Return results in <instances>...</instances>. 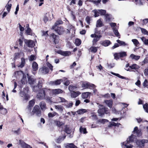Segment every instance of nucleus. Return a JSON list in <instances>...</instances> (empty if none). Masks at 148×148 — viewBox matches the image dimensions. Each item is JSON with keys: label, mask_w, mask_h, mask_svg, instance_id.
I'll use <instances>...</instances> for the list:
<instances>
[{"label": "nucleus", "mask_w": 148, "mask_h": 148, "mask_svg": "<svg viewBox=\"0 0 148 148\" xmlns=\"http://www.w3.org/2000/svg\"><path fill=\"white\" fill-rule=\"evenodd\" d=\"M3 110V114H5L7 113L6 109L5 108H4L0 103V110Z\"/></svg>", "instance_id": "4d7b16f0"}, {"label": "nucleus", "mask_w": 148, "mask_h": 148, "mask_svg": "<svg viewBox=\"0 0 148 148\" xmlns=\"http://www.w3.org/2000/svg\"><path fill=\"white\" fill-rule=\"evenodd\" d=\"M19 143L23 148H32L30 145L21 140H19Z\"/></svg>", "instance_id": "4468645a"}, {"label": "nucleus", "mask_w": 148, "mask_h": 148, "mask_svg": "<svg viewBox=\"0 0 148 148\" xmlns=\"http://www.w3.org/2000/svg\"><path fill=\"white\" fill-rule=\"evenodd\" d=\"M82 87L85 88H89L90 89H94L96 87V86L94 84H91L88 82H83L82 84Z\"/></svg>", "instance_id": "423d86ee"}, {"label": "nucleus", "mask_w": 148, "mask_h": 148, "mask_svg": "<svg viewBox=\"0 0 148 148\" xmlns=\"http://www.w3.org/2000/svg\"><path fill=\"white\" fill-rule=\"evenodd\" d=\"M129 67L132 69H139L140 67L136 64H134L130 66Z\"/></svg>", "instance_id": "473e14b6"}, {"label": "nucleus", "mask_w": 148, "mask_h": 148, "mask_svg": "<svg viewBox=\"0 0 148 148\" xmlns=\"http://www.w3.org/2000/svg\"><path fill=\"white\" fill-rule=\"evenodd\" d=\"M63 23V21L61 20H58L57 21L54 25L53 26L51 29H55V27H57L58 25L62 24Z\"/></svg>", "instance_id": "4be33fe9"}, {"label": "nucleus", "mask_w": 148, "mask_h": 148, "mask_svg": "<svg viewBox=\"0 0 148 148\" xmlns=\"http://www.w3.org/2000/svg\"><path fill=\"white\" fill-rule=\"evenodd\" d=\"M60 53L63 56H67L70 55L71 54V52L70 51H61Z\"/></svg>", "instance_id": "412c9836"}, {"label": "nucleus", "mask_w": 148, "mask_h": 148, "mask_svg": "<svg viewBox=\"0 0 148 148\" xmlns=\"http://www.w3.org/2000/svg\"><path fill=\"white\" fill-rule=\"evenodd\" d=\"M140 56H136L133 54H132L130 56V58L132 60H138L140 58Z\"/></svg>", "instance_id": "f3484780"}, {"label": "nucleus", "mask_w": 148, "mask_h": 148, "mask_svg": "<svg viewBox=\"0 0 148 148\" xmlns=\"http://www.w3.org/2000/svg\"><path fill=\"white\" fill-rule=\"evenodd\" d=\"M140 39L145 45H148V39H146L144 37L140 38Z\"/></svg>", "instance_id": "58836bf2"}, {"label": "nucleus", "mask_w": 148, "mask_h": 148, "mask_svg": "<svg viewBox=\"0 0 148 148\" xmlns=\"http://www.w3.org/2000/svg\"><path fill=\"white\" fill-rule=\"evenodd\" d=\"M58 99L59 102H67L64 98L62 97H59Z\"/></svg>", "instance_id": "c03bdc74"}, {"label": "nucleus", "mask_w": 148, "mask_h": 148, "mask_svg": "<svg viewBox=\"0 0 148 148\" xmlns=\"http://www.w3.org/2000/svg\"><path fill=\"white\" fill-rule=\"evenodd\" d=\"M63 80L62 79H57L56 80V86L60 85L62 82L63 81Z\"/></svg>", "instance_id": "0e129e2a"}, {"label": "nucleus", "mask_w": 148, "mask_h": 148, "mask_svg": "<svg viewBox=\"0 0 148 148\" xmlns=\"http://www.w3.org/2000/svg\"><path fill=\"white\" fill-rule=\"evenodd\" d=\"M66 147V148H77V147L75 146L73 143L68 144Z\"/></svg>", "instance_id": "4c0bfd02"}, {"label": "nucleus", "mask_w": 148, "mask_h": 148, "mask_svg": "<svg viewBox=\"0 0 148 148\" xmlns=\"http://www.w3.org/2000/svg\"><path fill=\"white\" fill-rule=\"evenodd\" d=\"M24 41L27 45L29 47L32 48L35 45V43L33 40H25Z\"/></svg>", "instance_id": "9d476101"}, {"label": "nucleus", "mask_w": 148, "mask_h": 148, "mask_svg": "<svg viewBox=\"0 0 148 148\" xmlns=\"http://www.w3.org/2000/svg\"><path fill=\"white\" fill-rule=\"evenodd\" d=\"M11 6L12 4H9L8 3L5 6V7H6L7 10L8 12L10 11Z\"/></svg>", "instance_id": "5fc2aeb1"}, {"label": "nucleus", "mask_w": 148, "mask_h": 148, "mask_svg": "<svg viewBox=\"0 0 148 148\" xmlns=\"http://www.w3.org/2000/svg\"><path fill=\"white\" fill-rule=\"evenodd\" d=\"M42 80L40 79L38 81V84L37 86L39 88H41L42 86Z\"/></svg>", "instance_id": "13d9d810"}, {"label": "nucleus", "mask_w": 148, "mask_h": 148, "mask_svg": "<svg viewBox=\"0 0 148 148\" xmlns=\"http://www.w3.org/2000/svg\"><path fill=\"white\" fill-rule=\"evenodd\" d=\"M39 105L42 110L45 109L46 108V106L45 103L43 102H42L40 103Z\"/></svg>", "instance_id": "7c9ffc66"}, {"label": "nucleus", "mask_w": 148, "mask_h": 148, "mask_svg": "<svg viewBox=\"0 0 148 148\" xmlns=\"http://www.w3.org/2000/svg\"><path fill=\"white\" fill-rule=\"evenodd\" d=\"M54 124L57 127H61L64 124V123L63 122H60L58 120H55L53 121Z\"/></svg>", "instance_id": "f8f14e48"}, {"label": "nucleus", "mask_w": 148, "mask_h": 148, "mask_svg": "<svg viewBox=\"0 0 148 148\" xmlns=\"http://www.w3.org/2000/svg\"><path fill=\"white\" fill-rule=\"evenodd\" d=\"M134 141L133 139L132 136H130L126 141L124 142L122 145V148H132L133 146L130 144Z\"/></svg>", "instance_id": "f257e3e1"}, {"label": "nucleus", "mask_w": 148, "mask_h": 148, "mask_svg": "<svg viewBox=\"0 0 148 148\" xmlns=\"http://www.w3.org/2000/svg\"><path fill=\"white\" fill-rule=\"evenodd\" d=\"M50 37L53 40L55 44H58L59 42L60 39L59 36L53 33L50 35Z\"/></svg>", "instance_id": "1a4fd4ad"}, {"label": "nucleus", "mask_w": 148, "mask_h": 148, "mask_svg": "<svg viewBox=\"0 0 148 148\" xmlns=\"http://www.w3.org/2000/svg\"><path fill=\"white\" fill-rule=\"evenodd\" d=\"M64 80L65 81V82H64V84L66 86H67L68 85H69L70 83V82L69 81V80H68L67 79L64 78Z\"/></svg>", "instance_id": "69168bd1"}, {"label": "nucleus", "mask_w": 148, "mask_h": 148, "mask_svg": "<svg viewBox=\"0 0 148 148\" xmlns=\"http://www.w3.org/2000/svg\"><path fill=\"white\" fill-rule=\"evenodd\" d=\"M111 44V42L108 40H106L103 42L102 45L104 46L107 47Z\"/></svg>", "instance_id": "393cba45"}, {"label": "nucleus", "mask_w": 148, "mask_h": 148, "mask_svg": "<svg viewBox=\"0 0 148 148\" xmlns=\"http://www.w3.org/2000/svg\"><path fill=\"white\" fill-rule=\"evenodd\" d=\"M103 25L102 21L100 19H99L97 21L96 26L97 27H100Z\"/></svg>", "instance_id": "c756f323"}, {"label": "nucleus", "mask_w": 148, "mask_h": 148, "mask_svg": "<svg viewBox=\"0 0 148 148\" xmlns=\"http://www.w3.org/2000/svg\"><path fill=\"white\" fill-rule=\"evenodd\" d=\"M142 33L145 35H148V32L145 29L140 27Z\"/></svg>", "instance_id": "a19ab883"}, {"label": "nucleus", "mask_w": 148, "mask_h": 148, "mask_svg": "<svg viewBox=\"0 0 148 148\" xmlns=\"http://www.w3.org/2000/svg\"><path fill=\"white\" fill-rule=\"evenodd\" d=\"M102 37L101 35H99L98 37H94L95 38L92 41V45H94L96 44V43L99 40L100 38Z\"/></svg>", "instance_id": "b1692460"}, {"label": "nucleus", "mask_w": 148, "mask_h": 148, "mask_svg": "<svg viewBox=\"0 0 148 148\" xmlns=\"http://www.w3.org/2000/svg\"><path fill=\"white\" fill-rule=\"evenodd\" d=\"M34 104V101L33 100H31L29 101V108H30L33 106Z\"/></svg>", "instance_id": "338daca9"}, {"label": "nucleus", "mask_w": 148, "mask_h": 148, "mask_svg": "<svg viewBox=\"0 0 148 148\" xmlns=\"http://www.w3.org/2000/svg\"><path fill=\"white\" fill-rule=\"evenodd\" d=\"M81 94L79 91H74L71 92V97L72 98H75Z\"/></svg>", "instance_id": "dca6fc26"}, {"label": "nucleus", "mask_w": 148, "mask_h": 148, "mask_svg": "<svg viewBox=\"0 0 148 148\" xmlns=\"http://www.w3.org/2000/svg\"><path fill=\"white\" fill-rule=\"evenodd\" d=\"M132 41L133 42L134 44L136 46L139 43L138 40L136 39H132Z\"/></svg>", "instance_id": "e2e57ef3"}, {"label": "nucleus", "mask_w": 148, "mask_h": 148, "mask_svg": "<svg viewBox=\"0 0 148 148\" xmlns=\"http://www.w3.org/2000/svg\"><path fill=\"white\" fill-rule=\"evenodd\" d=\"M116 41L120 46L123 45V46H125L126 45V44L125 43V42L121 41L119 40H117Z\"/></svg>", "instance_id": "79ce46f5"}, {"label": "nucleus", "mask_w": 148, "mask_h": 148, "mask_svg": "<svg viewBox=\"0 0 148 148\" xmlns=\"http://www.w3.org/2000/svg\"><path fill=\"white\" fill-rule=\"evenodd\" d=\"M133 134L130 136H132L134 140V137L135 136H140L142 134L141 130L138 129L137 127H135L132 132Z\"/></svg>", "instance_id": "20e7f679"}, {"label": "nucleus", "mask_w": 148, "mask_h": 148, "mask_svg": "<svg viewBox=\"0 0 148 148\" xmlns=\"http://www.w3.org/2000/svg\"><path fill=\"white\" fill-rule=\"evenodd\" d=\"M77 88V87L73 85H70L69 86V89L71 92L76 90Z\"/></svg>", "instance_id": "bb28decb"}, {"label": "nucleus", "mask_w": 148, "mask_h": 148, "mask_svg": "<svg viewBox=\"0 0 148 148\" xmlns=\"http://www.w3.org/2000/svg\"><path fill=\"white\" fill-rule=\"evenodd\" d=\"M105 102L109 108H112L113 103V101L112 100H106Z\"/></svg>", "instance_id": "5701e85b"}, {"label": "nucleus", "mask_w": 148, "mask_h": 148, "mask_svg": "<svg viewBox=\"0 0 148 148\" xmlns=\"http://www.w3.org/2000/svg\"><path fill=\"white\" fill-rule=\"evenodd\" d=\"M111 73L112 74L114 75H115L120 78H121L122 79H127L126 77H123V76H121L118 73H113L112 72H111Z\"/></svg>", "instance_id": "72a5a7b5"}, {"label": "nucleus", "mask_w": 148, "mask_h": 148, "mask_svg": "<svg viewBox=\"0 0 148 148\" xmlns=\"http://www.w3.org/2000/svg\"><path fill=\"white\" fill-rule=\"evenodd\" d=\"M23 38L21 37V38L18 39V42L19 45L20 46H22L23 45Z\"/></svg>", "instance_id": "37998d69"}, {"label": "nucleus", "mask_w": 148, "mask_h": 148, "mask_svg": "<svg viewBox=\"0 0 148 148\" xmlns=\"http://www.w3.org/2000/svg\"><path fill=\"white\" fill-rule=\"evenodd\" d=\"M51 29L54 30L60 35L63 34L65 31L63 27L62 26H58L57 27H55V29Z\"/></svg>", "instance_id": "6e6552de"}, {"label": "nucleus", "mask_w": 148, "mask_h": 148, "mask_svg": "<svg viewBox=\"0 0 148 148\" xmlns=\"http://www.w3.org/2000/svg\"><path fill=\"white\" fill-rule=\"evenodd\" d=\"M21 64L18 66L21 68L23 67L25 64V60L24 58H21Z\"/></svg>", "instance_id": "c9c22d12"}, {"label": "nucleus", "mask_w": 148, "mask_h": 148, "mask_svg": "<svg viewBox=\"0 0 148 148\" xmlns=\"http://www.w3.org/2000/svg\"><path fill=\"white\" fill-rule=\"evenodd\" d=\"M99 12V13L101 15H104L106 13V11L105 10H98Z\"/></svg>", "instance_id": "6e6d98bb"}, {"label": "nucleus", "mask_w": 148, "mask_h": 148, "mask_svg": "<svg viewBox=\"0 0 148 148\" xmlns=\"http://www.w3.org/2000/svg\"><path fill=\"white\" fill-rule=\"evenodd\" d=\"M55 108L61 113L63 112V106L61 105H56L54 106Z\"/></svg>", "instance_id": "6ab92c4d"}, {"label": "nucleus", "mask_w": 148, "mask_h": 148, "mask_svg": "<svg viewBox=\"0 0 148 148\" xmlns=\"http://www.w3.org/2000/svg\"><path fill=\"white\" fill-rule=\"evenodd\" d=\"M36 59V57L35 55H32L30 56L29 58V60L30 61H32L35 60Z\"/></svg>", "instance_id": "864d4df0"}, {"label": "nucleus", "mask_w": 148, "mask_h": 148, "mask_svg": "<svg viewBox=\"0 0 148 148\" xmlns=\"http://www.w3.org/2000/svg\"><path fill=\"white\" fill-rule=\"evenodd\" d=\"M114 59L117 60L120 58H122L125 57L127 56L126 52L122 51L119 53H115L114 55Z\"/></svg>", "instance_id": "39448f33"}, {"label": "nucleus", "mask_w": 148, "mask_h": 148, "mask_svg": "<svg viewBox=\"0 0 148 148\" xmlns=\"http://www.w3.org/2000/svg\"><path fill=\"white\" fill-rule=\"evenodd\" d=\"M63 92V90L60 89H53L51 90L52 94L55 95L62 93Z\"/></svg>", "instance_id": "ddd939ff"}, {"label": "nucleus", "mask_w": 148, "mask_h": 148, "mask_svg": "<svg viewBox=\"0 0 148 148\" xmlns=\"http://www.w3.org/2000/svg\"><path fill=\"white\" fill-rule=\"evenodd\" d=\"M97 29L96 28L95 29V32L94 34H92L91 35L90 37L92 38H94V37H98L99 35H98V33L97 32Z\"/></svg>", "instance_id": "f704fd0d"}, {"label": "nucleus", "mask_w": 148, "mask_h": 148, "mask_svg": "<svg viewBox=\"0 0 148 148\" xmlns=\"http://www.w3.org/2000/svg\"><path fill=\"white\" fill-rule=\"evenodd\" d=\"M148 142L147 140L143 139L138 140L136 142V144L139 146H144L145 143H147Z\"/></svg>", "instance_id": "9b49d317"}, {"label": "nucleus", "mask_w": 148, "mask_h": 148, "mask_svg": "<svg viewBox=\"0 0 148 148\" xmlns=\"http://www.w3.org/2000/svg\"><path fill=\"white\" fill-rule=\"evenodd\" d=\"M105 16L106 17V21H109L110 19V15L108 14H105Z\"/></svg>", "instance_id": "680f3d73"}, {"label": "nucleus", "mask_w": 148, "mask_h": 148, "mask_svg": "<svg viewBox=\"0 0 148 148\" xmlns=\"http://www.w3.org/2000/svg\"><path fill=\"white\" fill-rule=\"evenodd\" d=\"M64 131L67 134H70L71 133V131L69 129V128L66 125L64 127Z\"/></svg>", "instance_id": "49530a36"}, {"label": "nucleus", "mask_w": 148, "mask_h": 148, "mask_svg": "<svg viewBox=\"0 0 148 148\" xmlns=\"http://www.w3.org/2000/svg\"><path fill=\"white\" fill-rule=\"evenodd\" d=\"M26 27L27 28V29L26 30V32L27 34L29 35L31 33V29L29 27V24H27V25Z\"/></svg>", "instance_id": "603ef678"}, {"label": "nucleus", "mask_w": 148, "mask_h": 148, "mask_svg": "<svg viewBox=\"0 0 148 148\" xmlns=\"http://www.w3.org/2000/svg\"><path fill=\"white\" fill-rule=\"evenodd\" d=\"M58 116V114L56 112H54L53 113L49 112L48 113V115L49 118H52L56 115Z\"/></svg>", "instance_id": "c85d7f7f"}, {"label": "nucleus", "mask_w": 148, "mask_h": 148, "mask_svg": "<svg viewBox=\"0 0 148 148\" xmlns=\"http://www.w3.org/2000/svg\"><path fill=\"white\" fill-rule=\"evenodd\" d=\"M32 112L34 114H35L36 115L38 116H40L41 113L39 107L38 105H36L34 107L32 110Z\"/></svg>", "instance_id": "0eeeda50"}, {"label": "nucleus", "mask_w": 148, "mask_h": 148, "mask_svg": "<svg viewBox=\"0 0 148 148\" xmlns=\"http://www.w3.org/2000/svg\"><path fill=\"white\" fill-rule=\"evenodd\" d=\"M109 121L108 120L104 119H100L98 120L97 121V123H101L103 124H104L105 122H108Z\"/></svg>", "instance_id": "2f4dec72"}, {"label": "nucleus", "mask_w": 148, "mask_h": 148, "mask_svg": "<svg viewBox=\"0 0 148 148\" xmlns=\"http://www.w3.org/2000/svg\"><path fill=\"white\" fill-rule=\"evenodd\" d=\"M86 110L82 109L79 110L77 111V113L78 114H82L86 112Z\"/></svg>", "instance_id": "8fccbe9b"}, {"label": "nucleus", "mask_w": 148, "mask_h": 148, "mask_svg": "<svg viewBox=\"0 0 148 148\" xmlns=\"http://www.w3.org/2000/svg\"><path fill=\"white\" fill-rule=\"evenodd\" d=\"M81 41L80 40L78 39H77L75 40V43L77 46H79L81 44Z\"/></svg>", "instance_id": "de8ad7c7"}, {"label": "nucleus", "mask_w": 148, "mask_h": 148, "mask_svg": "<svg viewBox=\"0 0 148 148\" xmlns=\"http://www.w3.org/2000/svg\"><path fill=\"white\" fill-rule=\"evenodd\" d=\"M113 31L114 32V33L115 34V35L118 37L119 36H120L118 32V31L117 29H114L113 28Z\"/></svg>", "instance_id": "3c124183"}, {"label": "nucleus", "mask_w": 148, "mask_h": 148, "mask_svg": "<svg viewBox=\"0 0 148 148\" xmlns=\"http://www.w3.org/2000/svg\"><path fill=\"white\" fill-rule=\"evenodd\" d=\"M66 136H64L63 137L60 136L56 140V142L59 143L61 142V141L63 140L65 138Z\"/></svg>", "instance_id": "e433bc0d"}, {"label": "nucleus", "mask_w": 148, "mask_h": 148, "mask_svg": "<svg viewBox=\"0 0 148 148\" xmlns=\"http://www.w3.org/2000/svg\"><path fill=\"white\" fill-rule=\"evenodd\" d=\"M143 86L144 87H146L148 88V82L147 79H145L143 84Z\"/></svg>", "instance_id": "774afa93"}, {"label": "nucleus", "mask_w": 148, "mask_h": 148, "mask_svg": "<svg viewBox=\"0 0 148 148\" xmlns=\"http://www.w3.org/2000/svg\"><path fill=\"white\" fill-rule=\"evenodd\" d=\"M36 79L32 78L30 76L28 77V82L30 84H33L36 83Z\"/></svg>", "instance_id": "aec40b11"}, {"label": "nucleus", "mask_w": 148, "mask_h": 148, "mask_svg": "<svg viewBox=\"0 0 148 148\" xmlns=\"http://www.w3.org/2000/svg\"><path fill=\"white\" fill-rule=\"evenodd\" d=\"M73 105V103L72 101H69V102H67L64 103V105L66 108H69L72 107Z\"/></svg>", "instance_id": "a878e982"}, {"label": "nucleus", "mask_w": 148, "mask_h": 148, "mask_svg": "<svg viewBox=\"0 0 148 148\" xmlns=\"http://www.w3.org/2000/svg\"><path fill=\"white\" fill-rule=\"evenodd\" d=\"M91 93L89 92H86L83 93L82 95V97L83 99H86L87 98Z\"/></svg>", "instance_id": "cd10ccee"}, {"label": "nucleus", "mask_w": 148, "mask_h": 148, "mask_svg": "<svg viewBox=\"0 0 148 148\" xmlns=\"http://www.w3.org/2000/svg\"><path fill=\"white\" fill-rule=\"evenodd\" d=\"M47 88H43L40 90L37 95V97L39 99H45V92L48 90H49Z\"/></svg>", "instance_id": "f03ea898"}, {"label": "nucleus", "mask_w": 148, "mask_h": 148, "mask_svg": "<svg viewBox=\"0 0 148 148\" xmlns=\"http://www.w3.org/2000/svg\"><path fill=\"white\" fill-rule=\"evenodd\" d=\"M99 109L98 110V112L100 116H102L104 114H108V109L105 107L104 106L99 104L98 106Z\"/></svg>", "instance_id": "7ed1b4c3"}, {"label": "nucleus", "mask_w": 148, "mask_h": 148, "mask_svg": "<svg viewBox=\"0 0 148 148\" xmlns=\"http://www.w3.org/2000/svg\"><path fill=\"white\" fill-rule=\"evenodd\" d=\"M90 50L92 52L95 53L97 51V49L95 47H92L90 48Z\"/></svg>", "instance_id": "a18cd8bd"}, {"label": "nucleus", "mask_w": 148, "mask_h": 148, "mask_svg": "<svg viewBox=\"0 0 148 148\" xmlns=\"http://www.w3.org/2000/svg\"><path fill=\"white\" fill-rule=\"evenodd\" d=\"M92 12L94 13V16L95 17H97L99 16V12L98 10H92Z\"/></svg>", "instance_id": "09e8293b"}, {"label": "nucleus", "mask_w": 148, "mask_h": 148, "mask_svg": "<svg viewBox=\"0 0 148 148\" xmlns=\"http://www.w3.org/2000/svg\"><path fill=\"white\" fill-rule=\"evenodd\" d=\"M143 107L145 111L148 113V104L146 103L143 105Z\"/></svg>", "instance_id": "052dcab7"}, {"label": "nucleus", "mask_w": 148, "mask_h": 148, "mask_svg": "<svg viewBox=\"0 0 148 148\" xmlns=\"http://www.w3.org/2000/svg\"><path fill=\"white\" fill-rule=\"evenodd\" d=\"M79 131L80 133H83L84 134H86L87 132L86 129L85 128H83L82 126L80 127L79 128Z\"/></svg>", "instance_id": "ea45409f"}, {"label": "nucleus", "mask_w": 148, "mask_h": 148, "mask_svg": "<svg viewBox=\"0 0 148 148\" xmlns=\"http://www.w3.org/2000/svg\"><path fill=\"white\" fill-rule=\"evenodd\" d=\"M32 66L33 71H36L38 68V66L37 63L35 62H33L32 63Z\"/></svg>", "instance_id": "a211bd4d"}, {"label": "nucleus", "mask_w": 148, "mask_h": 148, "mask_svg": "<svg viewBox=\"0 0 148 148\" xmlns=\"http://www.w3.org/2000/svg\"><path fill=\"white\" fill-rule=\"evenodd\" d=\"M68 27L69 28L68 29H67L68 30H69L70 31H71L72 32H73V31H74V27L72 25H69L68 26Z\"/></svg>", "instance_id": "bf43d9fd"}, {"label": "nucleus", "mask_w": 148, "mask_h": 148, "mask_svg": "<svg viewBox=\"0 0 148 148\" xmlns=\"http://www.w3.org/2000/svg\"><path fill=\"white\" fill-rule=\"evenodd\" d=\"M39 71L42 73V74H45L49 72V70L47 67H44L40 69Z\"/></svg>", "instance_id": "2eb2a0df"}]
</instances>
